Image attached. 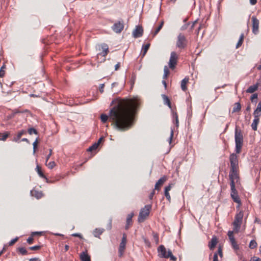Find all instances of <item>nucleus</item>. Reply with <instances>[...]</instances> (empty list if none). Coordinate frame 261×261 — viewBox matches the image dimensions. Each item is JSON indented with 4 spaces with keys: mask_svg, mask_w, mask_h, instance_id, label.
Returning <instances> with one entry per match:
<instances>
[{
    "mask_svg": "<svg viewBox=\"0 0 261 261\" xmlns=\"http://www.w3.org/2000/svg\"><path fill=\"white\" fill-rule=\"evenodd\" d=\"M4 68L5 67L3 66L0 69V77H3L5 75V71L4 70Z\"/></svg>",
    "mask_w": 261,
    "mask_h": 261,
    "instance_id": "de8ad7c7",
    "label": "nucleus"
},
{
    "mask_svg": "<svg viewBox=\"0 0 261 261\" xmlns=\"http://www.w3.org/2000/svg\"><path fill=\"white\" fill-rule=\"evenodd\" d=\"M230 242L233 249H234L235 250H238L239 249V245L237 244L234 238H231V240H230Z\"/></svg>",
    "mask_w": 261,
    "mask_h": 261,
    "instance_id": "c756f323",
    "label": "nucleus"
},
{
    "mask_svg": "<svg viewBox=\"0 0 261 261\" xmlns=\"http://www.w3.org/2000/svg\"><path fill=\"white\" fill-rule=\"evenodd\" d=\"M258 84L256 83L255 85L249 86L247 89L246 92L249 93H253L258 89Z\"/></svg>",
    "mask_w": 261,
    "mask_h": 261,
    "instance_id": "f3484780",
    "label": "nucleus"
},
{
    "mask_svg": "<svg viewBox=\"0 0 261 261\" xmlns=\"http://www.w3.org/2000/svg\"><path fill=\"white\" fill-rule=\"evenodd\" d=\"M151 208V205L148 204L146 205L143 208L141 209L138 219V222L139 223L144 222V220L147 218V217L149 215Z\"/></svg>",
    "mask_w": 261,
    "mask_h": 261,
    "instance_id": "39448f33",
    "label": "nucleus"
},
{
    "mask_svg": "<svg viewBox=\"0 0 261 261\" xmlns=\"http://www.w3.org/2000/svg\"><path fill=\"white\" fill-rule=\"evenodd\" d=\"M235 185H233V184H232V186H230L231 188V197L233 199V201L238 203L239 206H240L241 204V200L238 195V192L236 189Z\"/></svg>",
    "mask_w": 261,
    "mask_h": 261,
    "instance_id": "6e6552de",
    "label": "nucleus"
},
{
    "mask_svg": "<svg viewBox=\"0 0 261 261\" xmlns=\"http://www.w3.org/2000/svg\"><path fill=\"white\" fill-rule=\"evenodd\" d=\"M143 34V29L141 25H137L135 29L133 32V36L135 38L141 37Z\"/></svg>",
    "mask_w": 261,
    "mask_h": 261,
    "instance_id": "4468645a",
    "label": "nucleus"
},
{
    "mask_svg": "<svg viewBox=\"0 0 261 261\" xmlns=\"http://www.w3.org/2000/svg\"><path fill=\"white\" fill-rule=\"evenodd\" d=\"M72 236L79 237L80 239H82V236L80 233H73L72 234Z\"/></svg>",
    "mask_w": 261,
    "mask_h": 261,
    "instance_id": "5fc2aeb1",
    "label": "nucleus"
},
{
    "mask_svg": "<svg viewBox=\"0 0 261 261\" xmlns=\"http://www.w3.org/2000/svg\"><path fill=\"white\" fill-rule=\"evenodd\" d=\"M9 136V134L8 133H5L3 135L2 138H0V140L2 141H5L6 139L8 138Z\"/></svg>",
    "mask_w": 261,
    "mask_h": 261,
    "instance_id": "a18cd8bd",
    "label": "nucleus"
},
{
    "mask_svg": "<svg viewBox=\"0 0 261 261\" xmlns=\"http://www.w3.org/2000/svg\"><path fill=\"white\" fill-rule=\"evenodd\" d=\"M257 97H258V94L257 93H254L252 95V96H251V100L252 102H253L254 101V99H256L257 98Z\"/></svg>",
    "mask_w": 261,
    "mask_h": 261,
    "instance_id": "c03bdc74",
    "label": "nucleus"
},
{
    "mask_svg": "<svg viewBox=\"0 0 261 261\" xmlns=\"http://www.w3.org/2000/svg\"><path fill=\"white\" fill-rule=\"evenodd\" d=\"M25 133H26L25 130H21V131L18 133L17 136L14 138L13 141L15 142H18L21 137L22 135L24 134Z\"/></svg>",
    "mask_w": 261,
    "mask_h": 261,
    "instance_id": "393cba45",
    "label": "nucleus"
},
{
    "mask_svg": "<svg viewBox=\"0 0 261 261\" xmlns=\"http://www.w3.org/2000/svg\"><path fill=\"white\" fill-rule=\"evenodd\" d=\"M229 160L230 162V169H238V159L237 155L234 153L231 154L229 157Z\"/></svg>",
    "mask_w": 261,
    "mask_h": 261,
    "instance_id": "9d476101",
    "label": "nucleus"
},
{
    "mask_svg": "<svg viewBox=\"0 0 261 261\" xmlns=\"http://www.w3.org/2000/svg\"><path fill=\"white\" fill-rule=\"evenodd\" d=\"M251 19L252 21V32L254 34L256 35L259 31V20L255 16H252Z\"/></svg>",
    "mask_w": 261,
    "mask_h": 261,
    "instance_id": "f8f14e48",
    "label": "nucleus"
},
{
    "mask_svg": "<svg viewBox=\"0 0 261 261\" xmlns=\"http://www.w3.org/2000/svg\"><path fill=\"white\" fill-rule=\"evenodd\" d=\"M189 81V78L185 77L181 82V88L184 91H186L187 89L186 85Z\"/></svg>",
    "mask_w": 261,
    "mask_h": 261,
    "instance_id": "5701e85b",
    "label": "nucleus"
},
{
    "mask_svg": "<svg viewBox=\"0 0 261 261\" xmlns=\"http://www.w3.org/2000/svg\"><path fill=\"white\" fill-rule=\"evenodd\" d=\"M38 143V139H37L35 142H34L33 145V153H35L36 152V149Z\"/></svg>",
    "mask_w": 261,
    "mask_h": 261,
    "instance_id": "79ce46f5",
    "label": "nucleus"
},
{
    "mask_svg": "<svg viewBox=\"0 0 261 261\" xmlns=\"http://www.w3.org/2000/svg\"><path fill=\"white\" fill-rule=\"evenodd\" d=\"M213 261H218V255L217 253H215L214 255Z\"/></svg>",
    "mask_w": 261,
    "mask_h": 261,
    "instance_id": "bf43d9fd",
    "label": "nucleus"
},
{
    "mask_svg": "<svg viewBox=\"0 0 261 261\" xmlns=\"http://www.w3.org/2000/svg\"><path fill=\"white\" fill-rule=\"evenodd\" d=\"M166 179L167 177L165 176L160 178L155 185L154 189L159 190L160 187L165 182Z\"/></svg>",
    "mask_w": 261,
    "mask_h": 261,
    "instance_id": "2eb2a0df",
    "label": "nucleus"
},
{
    "mask_svg": "<svg viewBox=\"0 0 261 261\" xmlns=\"http://www.w3.org/2000/svg\"><path fill=\"white\" fill-rule=\"evenodd\" d=\"M188 25H189L188 23L185 24V25H184L183 26L181 27V30L182 31L186 30L188 28Z\"/></svg>",
    "mask_w": 261,
    "mask_h": 261,
    "instance_id": "13d9d810",
    "label": "nucleus"
},
{
    "mask_svg": "<svg viewBox=\"0 0 261 261\" xmlns=\"http://www.w3.org/2000/svg\"><path fill=\"white\" fill-rule=\"evenodd\" d=\"M259 117H254V119L253 122L251 124V127L253 130H256L257 129V125L259 123Z\"/></svg>",
    "mask_w": 261,
    "mask_h": 261,
    "instance_id": "4be33fe9",
    "label": "nucleus"
},
{
    "mask_svg": "<svg viewBox=\"0 0 261 261\" xmlns=\"http://www.w3.org/2000/svg\"><path fill=\"white\" fill-rule=\"evenodd\" d=\"M217 243V239L216 237H213L209 242L208 247L211 250H213Z\"/></svg>",
    "mask_w": 261,
    "mask_h": 261,
    "instance_id": "aec40b11",
    "label": "nucleus"
},
{
    "mask_svg": "<svg viewBox=\"0 0 261 261\" xmlns=\"http://www.w3.org/2000/svg\"><path fill=\"white\" fill-rule=\"evenodd\" d=\"M40 248H41L40 246L37 245V246H34L29 247V249H30L31 250H39Z\"/></svg>",
    "mask_w": 261,
    "mask_h": 261,
    "instance_id": "49530a36",
    "label": "nucleus"
},
{
    "mask_svg": "<svg viewBox=\"0 0 261 261\" xmlns=\"http://www.w3.org/2000/svg\"><path fill=\"white\" fill-rule=\"evenodd\" d=\"M173 117L175 118L176 126L177 127H178V125H179V121H178V115L176 113L174 114Z\"/></svg>",
    "mask_w": 261,
    "mask_h": 261,
    "instance_id": "58836bf2",
    "label": "nucleus"
},
{
    "mask_svg": "<svg viewBox=\"0 0 261 261\" xmlns=\"http://www.w3.org/2000/svg\"><path fill=\"white\" fill-rule=\"evenodd\" d=\"M165 196L169 201L170 200L171 197L168 192H165Z\"/></svg>",
    "mask_w": 261,
    "mask_h": 261,
    "instance_id": "8fccbe9b",
    "label": "nucleus"
},
{
    "mask_svg": "<svg viewBox=\"0 0 261 261\" xmlns=\"http://www.w3.org/2000/svg\"><path fill=\"white\" fill-rule=\"evenodd\" d=\"M243 42V41L239 39L237 45H236V48H238L239 47H240L242 45Z\"/></svg>",
    "mask_w": 261,
    "mask_h": 261,
    "instance_id": "603ef678",
    "label": "nucleus"
},
{
    "mask_svg": "<svg viewBox=\"0 0 261 261\" xmlns=\"http://www.w3.org/2000/svg\"><path fill=\"white\" fill-rule=\"evenodd\" d=\"M249 1H250V4L252 5H254L257 3V0H249Z\"/></svg>",
    "mask_w": 261,
    "mask_h": 261,
    "instance_id": "052dcab7",
    "label": "nucleus"
},
{
    "mask_svg": "<svg viewBox=\"0 0 261 261\" xmlns=\"http://www.w3.org/2000/svg\"><path fill=\"white\" fill-rule=\"evenodd\" d=\"M102 51L99 54L102 57H105L109 52L108 46L107 44H103L101 45Z\"/></svg>",
    "mask_w": 261,
    "mask_h": 261,
    "instance_id": "6ab92c4d",
    "label": "nucleus"
},
{
    "mask_svg": "<svg viewBox=\"0 0 261 261\" xmlns=\"http://www.w3.org/2000/svg\"><path fill=\"white\" fill-rule=\"evenodd\" d=\"M234 232V231L233 230L232 231H231V230H229L228 232V233H227V235L229 237V240H231V238L232 239H234V236H233V232Z\"/></svg>",
    "mask_w": 261,
    "mask_h": 261,
    "instance_id": "4c0bfd02",
    "label": "nucleus"
},
{
    "mask_svg": "<svg viewBox=\"0 0 261 261\" xmlns=\"http://www.w3.org/2000/svg\"><path fill=\"white\" fill-rule=\"evenodd\" d=\"M162 96L163 99L164 104L167 105L170 108H171V102L168 96L165 94H163Z\"/></svg>",
    "mask_w": 261,
    "mask_h": 261,
    "instance_id": "b1692460",
    "label": "nucleus"
},
{
    "mask_svg": "<svg viewBox=\"0 0 261 261\" xmlns=\"http://www.w3.org/2000/svg\"><path fill=\"white\" fill-rule=\"evenodd\" d=\"M254 117H259L261 116V100L257 105V108L253 112Z\"/></svg>",
    "mask_w": 261,
    "mask_h": 261,
    "instance_id": "dca6fc26",
    "label": "nucleus"
},
{
    "mask_svg": "<svg viewBox=\"0 0 261 261\" xmlns=\"http://www.w3.org/2000/svg\"><path fill=\"white\" fill-rule=\"evenodd\" d=\"M133 216H134L133 213H130L128 215V216L127 217V219H126V224L125 226L126 229H128L129 228V225H130L132 224V218H133Z\"/></svg>",
    "mask_w": 261,
    "mask_h": 261,
    "instance_id": "412c9836",
    "label": "nucleus"
},
{
    "mask_svg": "<svg viewBox=\"0 0 261 261\" xmlns=\"http://www.w3.org/2000/svg\"><path fill=\"white\" fill-rule=\"evenodd\" d=\"M80 259L82 261H91L90 257L87 252H82L81 253Z\"/></svg>",
    "mask_w": 261,
    "mask_h": 261,
    "instance_id": "a211bd4d",
    "label": "nucleus"
},
{
    "mask_svg": "<svg viewBox=\"0 0 261 261\" xmlns=\"http://www.w3.org/2000/svg\"><path fill=\"white\" fill-rule=\"evenodd\" d=\"M158 255L161 258H170L172 261H176L177 258L174 256L170 250L166 251V248L163 245H161L158 248Z\"/></svg>",
    "mask_w": 261,
    "mask_h": 261,
    "instance_id": "f03ea898",
    "label": "nucleus"
},
{
    "mask_svg": "<svg viewBox=\"0 0 261 261\" xmlns=\"http://www.w3.org/2000/svg\"><path fill=\"white\" fill-rule=\"evenodd\" d=\"M36 171L38 173V174H39V175L42 177V178H45L46 181H47V178H46V177L44 175L43 173L42 172V171H41V167L38 165H37V167H36Z\"/></svg>",
    "mask_w": 261,
    "mask_h": 261,
    "instance_id": "a878e982",
    "label": "nucleus"
},
{
    "mask_svg": "<svg viewBox=\"0 0 261 261\" xmlns=\"http://www.w3.org/2000/svg\"><path fill=\"white\" fill-rule=\"evenodd\" d=\"M243 137L241 130L236 128L235 130V143L236 152L240 153L243 145Z\"/></svg>",
    "mask_w": 261,
    "mask_h": 261,
    "instance_id": "7ed1b4c3",
    "label": "nucleus"
},
{
    "mask_svg": "<svg viewBox=\"0 0 261 261\" xmlns=\"http://www.w3.org/2000/svg\"><path fill=\"white\" fill-rule=\"evenodd\" d=\"M229 177L230 180V186H232V184H233V185H235V182H237L239 179V174L238 173V169H230Z\"/></svg>",
    "mask_w": 261,
    "mask_h": 261,
    "instance_id": "0eeeda50",
    "label": "nucleus"
},
{
    "mask_svg": "<svg viewBox=\"0 0 261 261\" xmlns=\"http://www.w3.org/2000/svg\"><path fill=\"white\" fill-rule=\"evenodd\" d=\"M244 38V35L243 33H242L241 35L240 36L239 39L243 41Z\"/></svg>",
    "mask_w": 261,
    "mask_h": 261,
    "instance_id": "0e129e2a",
    "label": "nucleus"
},
{
    "mask_svg": "<svg viewBox=\"0 0 261 261\" xmlns=\"http://www.w3.org/2000/svg\"><path fill=\"white\" fill-rule=\"evenodd\" d=\"M124 28V24L122 22L118 21L114 24L112 29L116 33H120Z\"/></svg>",
    "mask_w": 261,
    "mask_h": 261,
    "instance_id": "ddd939ff",
    "label": "nucleus"
},
{
    "mask_svg": "<svg viewBox=\"0 0 261 261\" xmlns=\"http://www.w3.org/2000/svg\"><path fill=\"white\" fill-rule=\"evenodd\" d=\"M18 240V238L16 237L11 240L9 243V246H12L13 245H14L17 241Z\"/></svg>",
    "mask_w": 261,
    "mask_h": 261,
    "instance_id": "a19ab883",
    "label": "nucleus"
},
{
    "mask_svg": "<svg viewBox=\"0 0 261 261\" xmlns=\"http://www.w3.org/2000/svg\"><path fill=\"white\" fill-rule=\"evenodd\" d=\"M18 250L22 255H27L28 254L27 250L24 247H19L18 248Z\"/></svg>",
    "mask_w": 261,
    "mask_h": 261,
    "instance_id": "2f4dec72",
    "label": "nucleus"
},
{
    "mask_svg": "<svg viewBox=\"0 0 261 261\" xmlns=\"http://www.w3.org/2000/svg\"><path fill=\"white\" fill-rule=\"evenodd\" d=\"M257 243L255 240H251L249 243V247L251 249H254L257 247Z\"/></svg>",
    "mask_w": 261,
    "mask_h": 261,
    "instance_id": "473e14b6",
    "label": "nucleus"
},
{
    "mask_svg": "<svg viewBox=\"0 0 261 261\" xmlns=\"http://www.w3.org/2000/svg\"><path fill=\"white\" fill-rule=\"evenodd\" d=\"M153 239L155 241V242L156 244H158L159 242V237L158 236V234L156 233H154L153 234Z\"/></svg>",
    "mask_w": 261,
    "mask_h": 261,
    "instance_id": "37998d69",
    "label": "nucleus"
},
{
    "mask_svg": "<svg viewBox=\"0 0 261 261\" xmlns=\"http://www.w3.org/2000/svg\"><path fill=\"white\" fill-rule=\"evenodd\" d=\"M162 83L164 85L165 88H166V87H167V83H166V81L165 80H163L162 81Z\"/></svg>",
    "mask_w": 261,
    "mask_h": 261,
    "instance_id": "774afa93",
    "label": "nucleus"
},
{
    "mask_svg": "<svg viewBox=\"0 0 261 261\" xmlns=\"http://www.w3.org/2000/svg\"><path fill=\"white\" fill-rule=\"evenodd\" d=\"M244 214L243 211H240L234 217V220L232 223L233 230L234 232L238 233L240 231L241 226L242 224Z\"/></svg>",
    "mask_w": 261,
    "mask_h": 261,
    "instance_id": "20e7f679",
    "label": "nucleus"
},
{
    "mask_svg": "<svg viewBox=\"0 0 261 261\" xmlns=\"http://www.w3.org/2000/svg\"><path fill=\"white\" fill-rule=\"evenodd\" d=\"M150 46V44L147 43L145 45H143L142 47V56H144L145 54H146L147 50H148Z\"/></svg>",
    "mask_w": 261,
    "mask_h": 261,
    "instance_id": "cd10ccee",
    "label": "nucleus"
},
{
    "mask_svg": "<svg viewBox=\"0 0 261 261\" xmlns=\"http://www.w3.org/2000/svg\"><path fill=\"white\" fill-rule=\"evenodd\" d=\"M28 133L30 135H32L33 133L36 135L38 134L37 130L34 128H30L28 129Z\"/></svg>",
    "mask_w": 261,
    "mask_h": 261,
    "instance_id": "e433bc0d",
    "label": "nucleus"
},
{
    "mask_svg": "<svg viewBox=\"0 0 261 261\" xmlns=\"http://www.w3.org/2000/svg\"><path fill=\"white\" fill-rule=\"evenodd\" d=\"M171 185H169L168 186H166L165 188V192H168L171 190Z\"/></svg>",
    "mask_w": 261,
    "mask_h": 261,
    "instance_id": "864d4df0",
    "label": "nucleus"
},
{
    "mask_svg": "<svg viewBox=\"0 0 261 261\" xmlns=\"http://www.w3.org/2000/svg\"><path fill=\"white\" fill-rule=\"evenodd\" d=\"M29 261H40V260L38 258H32L30 259Z\"/></svg>",
    "mask_w": 261,
    "mask_h": 261,
    "instance_id": "680f3d73",
    "label": "nucleus"
},
{
    "mask_svg": "<svg viewBox=\"0 0 261 261\" xmlns=\"http://www.w3.org/2000/svg\"><path fill=\"white\" fill-rule=\"evenodd\" d=\"M103 230L104 229L102 228H96L93 232V234L95 237H98L102 233Z\"/></svg>",
    "mask_w": 261,
    "mask_h": 261,
    "instance_id": "bb28decb",
    "label": "nucleus"
},
{
    "mask_svg": "<svg viewBox=\"0 0 261 261\" xmlns=\"http://www.w3.org/2000/svg\"><path fill=\"white\" fill-rule=\"evenodd\" d=\"M173 134H174L173 129L171 128V132H170V137H169V138L168 139V141H169L170 144H171V143L172 142V139H173Z\"/></svg>",
    "mask_w": 261,
    "mask_h": 261,
    "instance_id": "ea45409f",
    "label": "nucleus"
},
{
    "mask_svg": "<svg viewBox=\"0 0 261 261\" xmlns=\"http://www.w3.org/2000/svg\"><path fill=\"white\" fill-rule=\"evenodd\" d=\"M163 24H164V21H162L160 24L159 25V26L156 29V30H155L154 32L153 33V36H155L161 30V29L162 28L163 26Z\"/></svg>",
    "mask_w": 261,
    "mask_h": 261,
    "instance_id": "7c9ffc66",
    "label": "nucleus"
},
{
    "mask_svg": "<svg viewBox=\"0 0 261 261\" xmlns=\"http://www.w3.org/2000/svg\"><path fill=\"white\" fill-rule=\"evenodd\" d=\"M126 243V236L125 233L123 234V237L121 240V242L119 245V256L121 257L123 254L125 248V245Z\"/></svg>",
    "mask_w": 261,
    "mask_h": 261,
    "instance_id": "9b49d317",
    "label": "nucleus"
},
{
    "mask_svg": "<svg viewBox=\"0 0 261 261\" xmlns=\"http://www.w3.org/2000/svg\"><path fill=\"white\" fill-rule=\"evenodd\" d=\"M120 67V63H118L115 66V70H117Z\"/></svg>",
    "mask_w": 261,
    "mask_h": 261,
    "instance_id": "e2e57ef3",
    "label": "nucleus"
},
{
    "mask_svg": "<svg viewBox=\"0 0 261 261\" xmlns=\"http://www.w3.org/2000/svg\"><path fill=\"white\" fill-rule=\"evenodd\" d=\"M46 165L48 167V168L51 169L56 166V163L55 162L53 161L50 162L48 163V164H47V162H46Z\"/></svg>",
    "mask_w": 261,
    "mask_h": 261,
    "instance_id": "c9c22d12",
    "label": "nucleus"
},
{
    "mask_svg": "<svg viewBox=\"0 0 261 261\" xmlns=\"http://www.w3.org/2000/svg\"><path fill=\"white\" fill-rule=\"evenodd\" d=\"M115 102L109 116L104 114L101 115V121L106 123L109 118L114 129L121 132L127 130L133 125L134 115L140 103V100L135 98L118 100Z\"/></svg>",
    "mask_w": 261,
    "mask_h": 261,
    "instance_id": "f257e3e1",
    "label": "nucleus"
},
{
    "mask_svg": "<svg viewBox=\"0 0 261 261\" xmlns=\"http://www.w3.org/2000/svg\"><path fill=\"white\" fill-rule=\"evenodd\" d=\"M69 248V246L68 245H65V251H68Z\"/></svg>",
    "mask_w": 261,
    "mask_h": 261,
    "instance_id": "338daca9",
    "label": "nucleus"
},
{
    "mask_svg": "<svg viewBox=\"0 0 261 261\" xmlns=\"http://www.w3.org/2000/svg\"><path fill=\"white\" fill-rule=\"evenodd\" d=\"M98 146V143H95L94 144H93L92 146L89 147L87 150L88 151H92L93 150L96 149L97 148Z\"/></svg>",
    "mask_w": 261,
    "mask_h": 261,
    "instance_id": "f704fd0d",
    "label": "nucleus"
},
{
    "mask_svg": "<svg viewBox=\"0 0 261 261\" xmlns=\"http://www.w3.org/2000/svg\"><path fill=\"white\" fill-rule=\"evenodd\" d=\"M241 106L239 102L235 103V106L233 107L232 110V113L239 112L241 110Z\"/></svg>",
    "mask_w": 261,
    "mask_h": 261,
    "instance_id": "c85d7f7f",
    "label": "nucleus"
},
{
    "mask_svg": "<svg viewBox=\"0 0 261 261\" xmlns=\"http://www.w3.org/2000/svg\"><path fill=\"white\" fill-rule=\"evenodd\" d=\"M104 87H105V84H104L100 85L99 87V91L100 92V93H103V92Z\"/></svg>",
    "mask_w": 261,
    "mask_h": 261,
    "instance_id": "09e8293b",
    "label": "nucleus"
},
{
    "mask_svg": "<svg viewBox=\"0 0 261 261\" xmlns=\"http://www.w3.org/2000/svg\"><path fill=\"white\" fill-rule=\"evenodd\" d=\"M178 56L175 51L171 53L170 58L169 62V66L171 69H174L177 64Z\"/></svg>",
    "mask_w": 261,
    "mask_h": 261,
    "instance_id": "1a4fd4ad",
    "label": "nucleus"
},
{
    "mask_svg": "<svg viewBox=\"0 0 261 261\" xmlns=\"http://www.w3.org/2000/svg\"><path fill=\"white\" fill-rule=\"evenodd\" d=\"M164 73L163 75V79H166L167 77L168 74H169V70L167 66H166L164 67Z\"/></svg>",
    "mask_w": 261,
    "mask_h": 261,
    "instance_id": "72a5a7b5",
    "label": "nucleus"
},
{
    "mask_svg": "<svg viewBox=\"0 0 261 261\" xmlns=\"http://www.w3.org/2000/svg\"><path fill=\"white\" fill-rule=\"evenodd\" d=\"M187 43L186 37L182 34L180 33L177 36L176 47L180 49L184 48L187 46Z\"/></svg>",
    "mask_w": 261,
    "mask_h": 261,
    "instance_id": "423d86ee",
    "label": "nucleus"
},
{
    "mask_svg": "<svg viewBox=\"0 0 261 261\" xmlns=\"http://www.w3.org/2000/svg\"><path fill=\"white\" fill-rule=\"evenodd\" d=\"M51 154H52V149H50L49 153L46 158V162L48 161V160H49V158L50 157V156L51 155Z\"/></svg>",
    "mask_w": 261,
    "mask_h": 261,
    "instance_id": "3c124183",
    "label": "nucleus"
},
{
    "mask_svg": "<svg viewBox=\"0 0 261 261\" xmlns=\"http://www.w3.org/2000/svg\"><path fill=\"white\" fill-rule=\"evenodd\" d=\"M155 194V191L154 190H153L150 194L149 196V198L150 199H152L154 195Z\"/></svg>",
    "mask_w": 261,
    "mask_h": 261,
    "instance_id": "4d7b16f0",
    "label": "nucleus"
},
{
    "mask_svg": "<svg viewBox=\"0 0 261 261\" xmlns=\"http://www.w3.org/2000/svg\"><path fill=\"white\" fill-rule=\"evenodd\" d=\"M33 238L32 237H29L28 239H27V242L31 244H32L33 243Z\"/></svg>",
    "mask_w": 261,
    "mask_h": 261,
    "instance_id": "6e6d98bb",
    "label": "nucleus"
},
{
    "mask_svg": "<svg viewBox=\"0 0 261 261\" xmlns=\"http://www.w3.org/2000/svg\"><path fill=\"white\" fill-rule=\"evenodd\" d=\"M218 253L219 254V255L220 256L222 255V250H221L220 248H219V249H218Z\"/></svg>",
    "mask_w": 261,
    "mask_h": 261,
    "instance_id": "69168bd1",
    "label": "nucleus"
}]
</instances>
